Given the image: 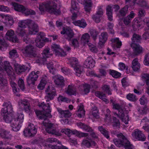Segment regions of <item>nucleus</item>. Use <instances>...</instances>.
<instances>
[{
	"label": "nucleus",
	"instance_id": "5",
	"mask_svg": "<svg viewBox=\"0 0 149 149\" xmlns=\"http://www.w3.org/2000/svg\"><path fill=\"white\" fill-rule=\"evenodd\" d=\"M13 5L15 10L24 14L26 16L34 15L36 14V13L34 11L30 9H29L22 5L18 4L17 3H14L13 4Z\"/></svg>",
	"mask_w": 149,
	"mask_h": 149
},
{
	"label": "nucleus",
	"instance_id": "37",
	"mask_svg": "<svg viewBox=\"0 0 149 149\" xmlns=\"http://www.w3.org/2000/svg\"><path fill=\"white\" fill-rule=\"evenodd\" d=\"M113 11V9L111 7V5L107 6L106 8V14L108 16V19L110 21L113 20L112 18Z\"/></svg>",
	"mask_w": 149,
	"mask_h": 149
},
{
	"label": "nucleus",
	"instance_id": "1",
	"mask_svg": "<svg viewBox=\"0 0 149 149\" xmlns=\"http://www.w3.org/2000/svg\"><path fill=\"white\" fill-rule=\"evenodd\" d=\"M11 113H1L3 119L7 123H10L12 129L17 132L19 130L23 123L24 116L22 113L19 114L16 118H13Z\"/></svg>",
	"mask_w": 149,
	"mask_h": 149
},
{
	"label": "nucleus",
	"instance_id": "10",
	"mask_svg": "<svg viewBox=\"0 0 149 149\" xmlns=\"http://www.w3.org/2000/svg\"><path fill=\"white\" fill-rule=\"evenodd\" d=\"M37 129L36 126L33 124H30L23 131L24 134L26 137H33L37 133Z\"/></svg>",
	"mask_w": 149,
	"mask_h": 149
},
{
	"label": "nucleus",
	"instance_id": "38",
	"mask_svg": "<svg viewBox=\"0 0 149 149\" xmlns=\"http://www.w3.org/2000/svg\"><path fill=\"white\" fill-rule=\"evenodd\" d=\"M95 95L98 97L100 99L102 100L104 102H108L109 100L106 97L105 94L103 93L100 91H96L95 93Z\"/></svg>",
	"mask_w": 149,
	"mask_h": 149
},
{
	"label": "nucleus",
	"instance_id": "60",
	"mask_svg": "<svg viewBox=\"0 0 149 149\" xmlns=\"http://www.w3.org/2000/svg\"><path fill=\"white\" fill-rule=\"evenodd\" d=\"M110 88L109 85H104L103 88L102 89L104 91L107 93L108 95H111L112 94L111 91L110 90Z\"/></svg>",
	"mask_w": 149,
	"mask_h": 149
},
{
	"label": "nucleus",
	"instance_id": "40",
	"mask_svg": "<svg viewBox=\"0 0 149 149\" xmlns=\"http://www.w3.org/2000/svg\"><path fill=\"white\" fill-rule=\"evenodd\" d=\"M8 46V45L5 41L3 37L0 35V50L3 51Z\"/></svg>",
	"mask_w": 149,
	"mask_h": 149
},
{
	"label": "nucleus",
	"instance_id": "52",
	"mask_svg": "<svg viewBox=\"0 0 149 149\" xmlns=\"http://www.w3.org/2000/svg\"><path fill=\"white\" fill-rule=\"evenodd\" d=\"M141 78L143 82H145L146 85H149V74H143L141 75Z\"/></svg>",
	"mask_w": 149,
	"mask_h": 149
},
{
	"label": "nucleus",
	"instance_id": "49",
	"mask_svg": "<svg viewBox=\"0 0 149 149\" xmlns=\"http://www.w3.org/2000/svg\"><path fill=\"white\" fill-rule=\"evenodd\" d=\"M9 57L10 58H13L15 56L16 57H18L17 52V50L15 49H13L10 50L9 52Z\"/></svg>",
	"mask_w": 149,
	"mask_h": 149
},
{
	"label": "nucleus",
	"instance_id": "33",
	"mask_svg": "<svg viewBox=\"0 0 149 149\" xmlns=\"http://www.w3.org/2000/svg\"><path fill=\"white\" fill-rule=\"evenodd\" d=\"M73 23L75 26H78L83 28H84L87 25L85 20L83 19L74 21Z\"/></svg>",
	"mask_w": 149,
	"mask_h": 149
},
{
	"label": "nucleus",
	"instance_id": "20",
	"mask_svg": "<svg viewBox=\"0 0 149 149\" xmlns=\"http://www.w3.org/2000/svg\"><path fill=\"white\" fill-rule=\"evenodd\" d=\"M29 33L30 34H35L39 31V29L37 24L33 22L31 20V23L29 25Z\"/></svg>",
	"mask_w": 149,
	"mask_h": 149
},
{
	"label": "nucleus",
	"instance_id": "8",
	"mask_svg": "<svg viewBox=\"0 0 149 149\" xmlns=\"http://www.w3.org/2000/svg\"><path fill=\"white\" fill-rule=\"evenodd\" d=\"M42 123L46 127L45 130L48 133L58 136L61 135V134L58 131H57L55 128L54 127V124L48 123L47 118L46 120H44L43 121Z\"/></svg>",
	"mask_w": 149,
	"mask_h": 149
},
{
	"label": "nucleus",
	"instance_id": "13",
	"mask_svg": "<svg viewBox=\"0 0 149 149\" xmlns=\"http://www.w3.org/2000/svg\"><path fill=\"white\" fill-rule=\"evenodd\" d=\"M27 64L28 66L23 65H21L15 63L13 65L14 69L16 72L18 74H20L25 72L27 70L28 71L30 70L31 68L30 64L27 63Z\"/></svg>",
	"mask_w": 149,
	"mask_h": 149
},
{
	"label": "nucleus",
	"instance_id": "25",
	"mask_svg": "<svg viewBox=\"0 0 149 149\" xmlns=\"http://www.w3.org/2000/svg\"><path fill=\"white\" fill-rule=\"evenodd\" d=\"M77 90L76 88L72 84L69 85L67 88L66 92L67 94L72 95L76 94Z\"/></svg>",
	"mask_w": 149,
	"mask_h": 149
},
{
	"label": "nucleus",
	"instance_id": "54",
	"mask_svg": "<svg viewBox=\"0 0 149 149\" xmlns=\"http://www.w3.org/2000/svg\"><path fill=\"white\" fill-rule=\"evenodd\" d=\"M139 3L140 6L145 9H149V6L145 0H139Z\"/></svg>",
	"mask_w": 149,
	"mask_h": 149
},
{
	"label": "nucleus",
	"instance_id": "30",
	"mask_svg": "<svg viewBox=\"0 0 149 149\" xmlns=\"http://www.w3.org/2000/svg\"><path fill=\"white\" fill-rule=\"evenodd\" d=\"M56 109L58 113L62 116L65 118L69 117L71 115V113L68 110H64L59 108H57Z\"/></svg>",
	"mask_w": 149,
	"mask_h": 149
},
{
	"label": "nucleus",
	"instance_id": "14",
	"mask_svg": "<svg viewBox=\"0 0 149 149\" xmlns=\"http://www.w3.org/2000/svg\"><path fill=\"white\" fill-rule=\"evenodd\" d=\"M62 34H65V38L68 41H70L73 38L74 34L72 29L69 27H63L62 30L61 32Z\"/></svg>",
	"mask_w": 149,
	"mask_h": 149
},
{
	"label": "nucleus",
	"instance_id": "18",
	"mask_svg": "<svg viewBox=\"0 0 149 149\" xmlns=\"http://www.w3.org/2000/svg\"><path fill=\"white\" fill-rule=\"evenodd\" d=\"M130 46L133 49V54L134 55L138 56L142 53L143 49L139 44L131 43Z\"/></svg>",
	"mask_w": 149,
	"mask_h": 149
},
{
	"label": "nucleus",
	"instance_id": "24",
	"mask_svg": "<svg viewBox=\"0 0 149 149\" xmlns=\"http://www.w3.org/2000/svg\"><path fill=\"white\" fill-rule=\"evenodd\" d=\"M3 22L7 26H11L14 23L13 18L11 16H6L4 18L3 17Z\"/></svg>",
	"mask_w": 149,
	"mask_h": 149
},
{
	"label": "nucleus",
	"instance_id": "51",
	"mask_svg": "<svg viewBox=\"0 0 149 149\" xmlns=\"http://www.w3.org/2000/svg\"><path fill=\"white\" fill-rule=\"evenodd\" d=\"M52 49L53 51L55 52L56 55L58 53L61 51V48L59 45L56 44H53L52 46Z\"/></svg>",
	"mask_w": 149,
	"mask_h": 149
},
{
	"label": "nucleus",
	"instance_id": "64",
	"mask_svg": "<svg viewBox=\"0 0 149 149\" xmlns=\"http://www.w3.org/2000/svg\"><path fill=\"white\" fill-rule=\"evenodd\" d=\"M145 32L143 34L142 37L145 40L149 39V30L148 29L145 30Z\"/></svg>",
	"mask_w": 149,
	"mask_h": 149
},
{
	"label": "nucleus",
	"instance_id": "3",
	"mask_svg": "<svg viewBox=\"0 0 149 149\" xmlns=\"http://www.w3.org/2000/svg\"><path fill=\"white\" fill-rule=\"evenodd\" d=\"M118 138L114 139L113 143L115 145L118 147H124L125 149H133V147L130 142L122 134H117Z\"/></svg>",
	"mask_w": 149,
	"mask_h": 149
},
{
	"label": "nucleus",
	"instance_id": "7",
	"mask_svg": "<svg viewBox=\"0 0 149 149\" xmlns=\"http://www.w3.org/2000/svg\"><path fill=\"white\" fill-rule=\"evenodd\" d=\"M22 52L26 56L30 58L35 57L37 53L34 47L32 45H27L22 50Z\"/></svg>",
	"mask_w": 149,
	"mask_h": 149
},
{
	"label": "nucleus",
	"instance_id": "34",
	"mask_svg": "<svg viewBox=\"0 0 149 149\" xmlns=\"http://www.w3.org/2000/svg\"><path fill=\"white\" fill-rule=\"evenodd\" d=\"M85 111L84 109V106L82 103H81L77 111V114L79 118H81L85 115Z\"/></svg>",
	"mask_w": 149,
	"mask_h": 149
},
{
	"label": "nucleus",
	"instance_id": "23",
	"mask_svg": "<svg viewBox=\"0 0 149 149\" xmlns=\"http://www.w3.org/2000/svg\"><path fill=\"white\" fill-rule=\"evenodd\" d=\"M103 11L102 10L98 11L95 14L92 16V18L93 20L96 23H99L101 21L100 18L103 15Z\"/></svg>",
	"mask_w": 149,
	"mask_h": 149
},
{
	"label": "nucleus",
	"instance_id": "47",
	"mask_svg": "<svg viewBox=\"0 0 149 149\" xmlns=\"http://www.w3.org/2000/svg\"><path fill=\"white\" fill-rule=\"evenodd\" d=\"M1 136L3 138L6 139H9L11 137V134L10 132L6 130H3L0 133Z\"/></svg>",
	"mask_w": 149,
	"mask_h": 149
},
{
	"label": "nucleus",
	"instance_id": "42",
	"mask_svg": "<svg viewBox=\"0 0 149 149\" xmlns=\"http://www.w3.org/2000/svg\"><path fill=\"white\" fill-rule=\"evenodd\" d=\"M128 6L127 5L125 6L124 7L121 8L119 11L120 15L121 16H124L127 14L128 12Z\"/></svg>",
	"mask_w": 149,
	"mask_h": 149
},
{
	"label": "nucleus",
	"instance_id": "57",
	"mask_svg": "<svg viewBox=\"0 0 149 149\" xmlns=\"http://www.w3.org/2000/svg\"><path fill=\"white\" fill-rule=\"evenodd\" d=\"M113 26L114 24L113 23L108 22L107 23V29L108 31L111 34L114 33V31L113 29Z\"/></svg>",
	"mask_w": 149,
	"mask_h": 149
},
{
	"label": "nucleus",
	"instance_id": "27",
	"mask_svg": "<svg viewBox=\"0 0 149 149\" xmlns=\"http://www.w3.org/2000/svg\"><path fill=\"white\" fill-rule=\"evenodd\" d=\"M61 132L67 135L69 137H70L72 134H75L78 135L79 133V131L77 130H71L68 129H63L61 130Z\"/></svg>",
	"mask_w": 149,
	"mask_h": 149
},
{
	"label": "nucleus",
	"instance_id": "35",
	"mask_svg": "<svg viewBox=\"0 0 149 149\" xmlns=\"http://www.w3.org/2000/svg\"><path fill=\"white\" fill-rule=\"evenodd\" d=\"M29 104L28 101L26 100H22L21 102L19 104L20 106L23 107L26 111H29L30 110Z\"/></svg>",
	"mask_w": 149,
	"mask_h": 149
},
{
	"label": "nucleus",
	"instance_id": "36",
	"mask_svg": "<svg viewBox=\"0 0 149 149\" xmlns=\"http://www.w3.org/2000/svg\"><path fill=\"white\" fill-rule=\"evenodd\" d=\"M92 3L91 0H85L84 9L86 13H89L91 9Z\"/></svg>",
	"mask_w": 149,
	"mask_h": 149
},
{
	"label": "nucleus",
	"instance_id": "43",
	"mask_svg": "<svg viewBox=\"0 0 149 149\" xmlns=\"http://www.w3.org/2000/svg\"><path fill=\"white\" fill-rule=\"evenodd\" d=\"M99 130L107 139L109 138V132L105 130L102 126H99L98 127Z\"/></svg>",
	"mask_w": 149,
	"mask_h": 149
},
{
	"label": "nucleus",
	"instance_id": "12",
	"mask_svg": "<svg viewBox=\"0 0 149 149\" xmlns=\"http://www.w3.org/2000/svg\"><path fill=\"white\" fill-rule=\"evenodd\" d=\"M40 74V71H38L35 72L34 71H32L29 74L26 79L28 84L30 85L31 84L34 85L35 82L37 80L38 77V74Z\"/></svg>",
	"mask_w": 149,
	"mask_h": 149
},
{
	"label": "nucleus",
	"instance_id": "29",
	"mask_svg": "<svg viewBox=\"0 0 149 149\" xmlns=\"http://www.w3.org/2000/svg\"><path fill=\"white\" fill-rule=\"evenodd\" d=\"M56 109L58 113L62 116L65 118L69 117L71 115V113L68 110H64L59 108H57Z\"/></svg>",
	"mask_w": 149,
	"mask_h": 149
},
{
	"label": "nucleus",
	"instance_id": "15",
	"mask_svg": "<svg viewBox=\"0 0 149 149\" xmlns=\"http://www.w3.org/2000/svg\"><path fill=\"white\" fill-rule=\"evenodd\" d=\"M132 135L133 138L139 141H145L146 137L141 131L138 129L135 130L132 132Z\"/></svg>",
	"mask_w": 149,
	"mask_h": 149
},
{
	"label": "nucleus",
	"instance_id": "31",
	"mask_svg": "<svg viewBox=\"0 0 149 149\" xmlns=\"http://www.w3.org/2000/svg\"><path fill=\"white\" fill-rule=\"evenodd\" d=\"M77 125L86 132H91L93 130L90 126L81 122L77 123Z\"/></svg>",
	"mask_w": 149,
	"mask_h": 149
},
{
	"label": "nucleus",
	"instance_id": "63",
	"mask_svg": "<svg viewBox=\"0 0 149 149\" xmlns=\"http://www.w3.org/2000/svg\"><path fill=\"white\" fill-rule=\"evenodd\" d=\"M143 63L145 65L149 66V53L145 55L143 61Z\"/></svg>",
	"mask_w": 149,
	"mask_h": 149
},
{
	"label": "nucleus",
	"instance_id": "17",
	"mask_svg": "<svg viewBox=\"0 0 149 149\" xmlns=\"http://www.w3.org/2000/svg\"><path fill=\"white\" fill-rule=\"evenodd\" d=\"M5 37L7 40L13 42H18L19 41V39L14 34V32L12 30L7 31Z\"/></svg>",
	"mask_w": 149,
	"mask_h": 149
},
{
	"label": "nucleus",
	"instance_id": "19",
	"mask_svg": "<svg viewBox=\"0 0 149 149\" xmlns=\"http://www.w3.org/2000/svg\"><path fill=\"white\" fill-rule=\"evenodd\" d=\"M3 106L4 107L1 109V113H11L13 111V106L10 102H5L3 104Z\"/></svg>",
	"mask_w": 149,
	"mask_h": 149
},
{
	"label": "nucleus",
	"instance_id": "48",
	"mask_svg": "<svg viewBox=\"0 0 149 149\" xmlns=\"http://www.w3.org/2000/svg\"><path fill=\"white\" fill-rule=\"evenodd\" d=\"M35 40L36 43V46L39 48H42L45 45L43 40L40 38H36Z\"/></svg>",
	"mask_w": 149,
	"mask_h": 149
},
{
	"label": "nucleus",
	"instance_id": "4",
	"mask_svg": "<svg viewBox=\"0 0 149 149\" xmlns=\"http://www.w3.org/2000/svg\"><path fill=\"white\" fill-rule=\"evenodd\" d=\"M50 1L44 2L39 6V9L41 11H47L51 13H54L56 15L60 14L61 12L59 9H57V6L54 5L52 6Z\"/></svg>",
	"mask_w": 149,
	"mask_h": 149
},
{
	"label": "nucleus",
	"instance_id": "41",
	"mask_svg": "<svg viewBox=\"0 0 149 149\" xmlns=\"http://www.w3.org/2000/svg\"><path fill=\"white\" fill-rule=\"evenodd\" d=\"M111 41L113 43V46L114 47L119 48L122 45V42L119 40L118 38L112 39Z\"/></svg>",
	"mask_w": 149,
	"mask_h": 149
},
{
	"label": "nucleus",
	"instance_id": "16",
	"mask_svg": "<svg viewBox=\"0 0 149 149\" xmlns=\"http://www.w3.org/2000/svg\"><path fill=\"white\" fill-rule=\"evenodd\" d=\"M55 84L58 86L63 87L65 86V80L64 78L59 75H55L52 77Z\"/></svg>",
	"mask_w": 149,
	"mask_h": 149
},
{
	"label": "nucleus",
	"instance_id": "50",
	"mask_svg": "<svg viewBox=\"0 0 149 149\" xmlns=\"http://www.w3.org/2000/svg\"><path fill=\"white\" fill-rule=\"evenodd\" d=\"M3 68L6 72L13 70L12 68L8 61H6L4 62Z\"/></svg>",
	"mask_w": 149,
	"mask_h": 149
},
{
	"label": "nucleus",
	"instance_id": "39",
	"mask_svg": "<svg viewBox=\"0 0 149 149\" xmlns=\"http://www.w3.org/2000/svg\"><path fill=\"white\" fill-rule=\"evenodd\" d=\"M142 39L141 36L134 33L132 35V37L131 38L132 43H136V42L140 43L141 40Z\"/></svg>",
	"mask_w": 149,
	"mask_h": 149
},
{
	"label": "nucleus",
	"instance_id": "44",
	"mask_svg": "<svg viewBox=\"0 0 149 149\" xmlns=\"http://www.w3.org/2000/svg\"><path fill=\"white\" fill-rule=\"evenodd\" d=\"M69 63L71 66L74 67H75L77 65H79L77 59L75 58H72L70 59Z\"/></svg>",
	"mask_w": 149,
	"mask_h": 149
},
{
	"label": "nucleus",
	"instance_id": "6",
	"mask_svg": "<svg viewBox=\"0 0 149 149\" xmlns=\"http://www.w3.org/2000/svg\"><path fill=\"white\" fill-rule=\"evenodd\" d=\"M112 105L113 108L118 110V113H114V115L117 116L118 117L120 118L125 124H128V122L129 120V116L128 115H127L125 118V114L121 108V106L118 104H114L113 103H112Z\"/></svg>",
	"mask_w": 149,
	"mask_h": 149
},
{
	"label": "nucleus",
	"instance_id": "56",
	"mask_svg": "<svg viewBox=\"0 0 149 149\" xmlns=\"http://www.w3.org/2000/svg\"><path fill=\"white\" fill-rule=\"evenodd\" d=\"M90 36L89 34L88 33H86L82 35L81 37V40L83 41L85 43H88L89 41Z\"/></svg>",
	"mask_w": 149,
	"mask_h": 149
},
{
	"label": "nucleus",
	"instance_id": "9",
	"mask_svg": "<svg viewBox=\"0 0 149 149\" xmlns=\"http://www.w3.org/2000/svg\"><path fill=\"white\" fill-rule=\"evenodd\" d=\"M7 75L9 76V81L10 85L12 87L13 92L14 93H16L19 91V89L17 88V86L16 83H15L13 81L15 80L16 77L15 74L13 70H11L7 72Z\"/></svg>",
	"mask_w": 149,
	"mask_h": 149
},
{
	"label": "nucleus",
	"instance_id": "61",
	"mask_svg": "<svg viewBox=\"0 0 149 149\" xmlns=\"http://www.w3.org/2000/svg\"><path fill=\"white\" fill-rule=\"evenodd\" d=\"M113 126L114 127L116 128L119 127L120 125V122L119 120L117 119L115 117H113Z\"/></svg>",
	"mask_w": 149,
	"mask_h": 149
},
{
	"label": "nucleus",
	"instance_id": "53",
	"mask_svg": "<svg viewBox=\"0 0 149 149\" xmlns=\"http://www.w3.org/2000/svg\"><path fill=\"white\" fill-rule=\"evenodd\" d=\"M126 97L130 101L134 102H136L138 99L136 96L133 94L129 93L127 95Z\"/></svg>",
	"mask_w": 149,
	"mask_h": 149
},
{
	"label": "nucleus",
	"instance_id": "32",
	"mask_svg": "<svg viewBox=\"0 0 149 149\" xmlns=\"http://www.w3.org/2000/svg\"><path fill=\"white\" fill-rule=\"evenodd\" d=\"M31 22V20L30 19L19 21L18 22V26L21 28L26 27V26H28Z\"/></svg>",
	"mask_w": 149,
	"mask_h": 149
},
{
	"label": "nucleus",
	"instance_id": "59",
	"mask_svg": "<svg viewBox=\"0 0 149 149\" xmlns=\"http://www.w3.org/2000/svg\"><path fill=\"white\" fill-rule=\"evenodd\" d=\"M18 84L20 88L23 91L25 88V86L24 80L21 79H19L18 80Z\"/></svg>",
	"mask_w": 149,
	"mask_h": 149
},
{
	"label": "nucleus",
	"instance_id": "26",
	"mask_svg": "<svg viewBox=\"0 0 149 149\" xmlns=\"http://www.w3.org/2000/svg\"><path fill=\"white\" fill-rule=\"evenodd\" d=\"M140 64L137 58H134L132 62V67L134 71H139L140 68Z\"/></svg>",
	"mask_w": 149,
	"mask_h": 149
},
{
	"label": "nucleus",
	"instance_id": "21",
	"mask_svg": "<svg viewBox=\"0 0 149 149\" xmlns=\"http://www.w3.org/2000/svg\"><path fill=\"white\" fill-rule=\"evenodd\" d=\"M95 63V61L92 58L88 57L84 63V66L87 68H92L94 67Z\"/></svg>",
	"mask_w": 149,
	"mask_h": 149
},
{
	"label": "nucleus",
	"instance_id": "2",
	"mask_svg": "<svg viewBox=\"0 0 149 149\" xmlns=\"http://www.w3.org/2000/svg\"><path fill=\"white\" fill-rule=\"evenodd\" d=\"M38 106L41 107L44 111L43 113L41 111H36V115L40 119L45 120L47 117H52V115L50 113L51 109H50V106L49 103H45L43 102L39 104Z\"/></svg>",
	"mask_w": 149,
	"mask_h": 149
},
{
	"label": "nucleus",
	"instance_id": "46",
	"mask_svg": "<svg viewBox=\"0 0 149 149\" xmlns=\"http://www.w3.org/2000/svg\"><path fill=\"white\" fill-rule=\"evenodd\" d=\"M109 72L110 74L115 78H118L121 76V74L116 70H110Z\"/></svg>",
	"mask_w": 149,
	"mask_h": 149
},
{
	"label": "nucleus",
	"instance_id": "11",
	"mask_svg": "<svg viewBox=\"0 0 149 149\" xmlns=\"http://www.w3.org/2000/svg\"><path fill=\"white\" fill-rule=\"evenodd\" d=\"M45 92L46 95L45 98L46 100V102L53 100L56 93L55 89L52 86H48L45 91Z\"/></svg>",
	"mask_w": 149,
	"mask_h": 149
},
{
	"label": "nucleus",
	"instance_id": "22",
	"mask_svg": "<svg viewBox=\"0 0 149 149\" xmlns=\"http://www.w3.org/2000/svg\"><path fill=\"white\" fill-rule=\"evenodd\" d=\"M108 37V34L106 32H103L99 36V44L101 45L104 44L107 41Z\"/></svg>",
	"mask_w": 149,
	"mask_h": 149
},
{
	"label": "nucleus",
	"instance_id": "45",
	"mask_svg": "<svg viewBox=\"0 0 149 149\" xmlns=\"http://www.w3.org/2000/svg\"><path fill=\"white\" fill-rule=\"evenodd\" d=\"M83 67L79 65H77L76 67L74 68L76 75L78 77H80L81 74L83 71Z\"/></svg>",
	"mask_w": 149,
	"mask_h": 149
},
{
	"label": "nucleus",
	"instance_id": "28",
	"mask_svg": "<svg viewBox=\"0 0 149 149\" xmlns=\"http://www.w3.org/2000/svg\"><path fill=\"white\" fill-rule=\"evenodd\" d=\"M49 50L50 49L49 48H47L43 50L42 53L43 56L42 58V61L43 62L46 61V58L49 57L50 56L52 55V54L51 53Z\"/></svg>",
	"mask_w": 149,
	"mask_h": 149
},
{
	"label": "nucleus",
	"instance_id": "55",
	"mask_svg": "<svg viewBox=\"0 0 149 149\" xmlns=\"http://www.w3.org/2000/svg\"><path fill=\"white\" fill-rule=\"evenodd\" d=\"M71 4L72 11H77V13H78L79 9L78 4L75 2H73Z\"/></svg>",
	"mask_w": 149,
	"mask_h": 149
},
{
	"label": "nucleus",
	"instance_id": "62",
	"mask_svg": "<svg viewBox=\"0 0 149 149\" xmlns=\"http://www.w3.org/2000/svg\"><path fill=\"white\" fill-rule=\"evenodd\" d=\"M18 35L21 37L23 36L26 33L25 30L22 28H18L17 31Z\"/></svg>",
	"mask_w": 149,
	"mask_h": 149
},
{
	"label": "nucleus",
	"instance_id": "58",
	"mask_svg": "<svg viewBox=\"0 0 149 149\" xmlns=\"http://www.w3.org/2000/svg\"><path fill=\"white\" fill-rule=\"evenodd\" d=\"M91 37L95 40L97 38V35L99 33L98 31L96 30L92 29L91 30Z\"/></svg>",
	"mask_w": 149,
	"mask_h": 149
}]
</instances>
